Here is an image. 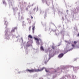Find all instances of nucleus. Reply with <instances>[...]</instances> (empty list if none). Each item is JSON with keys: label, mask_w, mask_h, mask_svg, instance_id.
I'll list each match as a JSON object with an SVG mask.
<instances>
[{"label": "nucleus", "mask_w": 79, "mask_h": 79, "mask_svg": "<svg viewBox=\"0 0 79 79\" xmlns=\"http://www.w3.org/2000/svg\"><path fill=\"white\" fill-rule=\"evenodd\" d=\"M45 69V68L43 67L40 69H32L31 70L27 69L26 70V71L27 72H29V73H34V72H39L43 71L44 69Z\"/></svg>", "instance_id": "1"}, {"label": "nucleus", "mask_w": 79, "mask_h": 79, "mask_svg": "<svg viewBox=\"0 0 79 79\" xmlns=\"http://www.w3.org/2000/svg\"><path fill=\"white\" fill-rule=\"evenodd\" d=\"M34 39L36 40V43H37L38 44H39V40H40V39H38L37 38L34 37Z\"/></svg>", "instance_id": "2"}, {"label": "nucleus", "mask_w": 79, "mask_h": 79, "mask_svg": "<svg viewBox=\"0 0 79 79\" xmlns=\"http://www.w3.org/2000/svg\"><path fill=\"white\" fill-rule=\"evenodd\" d=\"M63 55H64L63 54L61 53L58 56V57L59 58H62L63 56Z\"/></svg>", "instance_id": "3"}, {"label": "nucleus", "mask_w": 79, "mask_h": 79, "mask_svg": "<svg viewBox=\"0 0 79 79\" xmlns=\"http://www.w3.org/2000/svg\"><path fill=\"white\" fill-rule=\"evenodd\" d=\"M40 49L41 50H42V51H44V47H43V46H41L40 48Z\"/></svg>", "instance_id": "4"}, {"label": "nucleus", "mask_w": 79, "mask_h": 79, "mask_svg": "<svg viewBox=\"0 0 79 79\" xmlns=\"http://www.w3.org/2000/svg\"><path fill=\"white\" fill-rule=\"evenodd\" d=\"M28 38H30V39H32V36L31 35H28Z\"/></svg>", "instance_id": "5"}, {"label": "nucleus", "mask_w": 79, "mask_h": 79, "mask_svg": "<svg viewBox=\"0 0 79 79\" xmlns=\"http://www.w3.org/2000/svg\"><path fill=\"white\" fill-rule=\"evenodd\" d=\"M35 28V27H33V28H32V30H33V32H34Z\"/></svg>", "instance_id": "6"}, {"label": "nucleus", "mask_w": 79, "mask_h": 79, "mask_svg": "<svg viewBox=\"0 0 79 79\" xmlns=\"http://www.w3.org/2000/svg\"><path fill=\"white\" fill-rule=\"evenodd\" d=\"M74 44H77V42L76 41H74Z\"/></svg>", "instance_id": "7"}, {"label": "nucleus", "mask_w": 79, "mask_h": 79, "mask_svg": "<svg viewBox=\"0 0 79 79\" xmlns=\"http://www.w3.org/2000/svg\"><path fill=\"white\" fill-rule=\"evenodd\" d=\"M52 49H55V48L54 46H52Z\"/></svg>", "instance_id": "8"}, {"label": "nucleus", "mask_w": 79, "mask_h": 79, "mask_svg": "<svg viewBox=\"0 0 79 79\" xmlns=\"http://www.w3.org/2000/svg\"><path fill=\"white\" fill-rule=\"evenodd\" d=\"M31 27H30L29 28V31H31Z\"/></svg>", "instance_id": "9"}, {"label": "nucleus", "mask_w": 79, "mask_h": 79, "mask_svg": "<svg viewBox=\"0 0 79 79\" xmlns=\"http://www.w3.org/2000/svg\"><path fill=\"white\" fill-rule=\"evenodd\" d=\"M15 32V30L13 29V30H12L11 31V32Z\"/></svg>", "instance_id": "10"}, {"label": "nucleus", "mask_w": 79, "mask_h": 79, "mask_svg": "<svg viewBox=\"0 0 79 79\" xmlns=\"http://www.w3.org/2000/svg\"><path fill=\"white\" fill-rule=\"evenodd\" d=\"M72 47H75L74 44H72Z\"/></svg>", "instance_id": "11"}, {"label": "nucleus", "mask_w": 79, "mask_h": 79, "mask_svg": "<svg viewBox=\"0 0 79 79\" xmlns=\"http://www.w3.org/2000/svg\"><path fill=\"white\" fill-rule=\"evenodd\" d=\"M45 71L47 73H48V71H47V69H45Z\"/></svg>", "instance_id": "12"}, {"label": "nucleus", "mask_w": 79, "mask_h": 79, "mask_svg": "<svg viewBox=\"0 0 79 79\" xmlns=\"http://www.w3.org/2000/svg\"><path fill=\"white\" fill-rule=\"evenodd\" d=\"M31 19H33V17L32 16H31Z\"/></svg>", "instance_id": "13"}, {"label": "nucleus", "mask_w": 79, "mask_h": 79, "mask_svg": "<svg viewBox=\"0 0 79 79\" xmlns=\"http://www.w3.org/2000/svg\"><path fill=\"white\" fill-rule=\"evenodd\" d=\"M26 10H28V8H26Z\"/></svg>", "instance_id": "14"}, {"label": "nucleus", "mask_w": 79, "mask_h": 79, "mask_svg": "<svg viewBox=\"0 0 79 79\" xmlns=\"http://www.w3.org/2000/svg\"><path fill=\"white\" fill-rule=\"evenodd\" d=\"M77 36H79V33H78V35H77Z\"/></svg>", "instance_id": "15"}, {"label": "nucleus", "mask_w": 79, "mask_h": 79, "mask_svg": "<svg viewBox=\"0 0 79 79\" xmlns=\"http://www.w3.org/2000/svg\"><path fill=\"white\" fill-rule=\"evenodd\" d=\"M35 8L34 9V11H35Z\"/></svg>", "instance_id": "16"}, {"label": "nucleus", "mask_w": 79, "mask_h": 79, "mask_svg": "<svg viewBox=\"0 0 79 79\" xmlns=\"http://www.w3.org/2000/svg\"><path fill=\"white\" fill-rule=\"evenodd\" d=\"M68 11H69V10H67V12H68Z\"/></svg>", "instance_id": "17"}, {"label": "nucleus", "mask_w": 79, "mask_h": 79, "mask_svg": "<svg viewBox=\"0 0 79 79\" xmlns=\"http://www.w3.org/2000/svg\"><path fill=\"white\" fill-rule=\"evenodd\" d=\"M41 40V42H42V40Z\"/></svg>", "instance_id": "18"}]
</instances>
